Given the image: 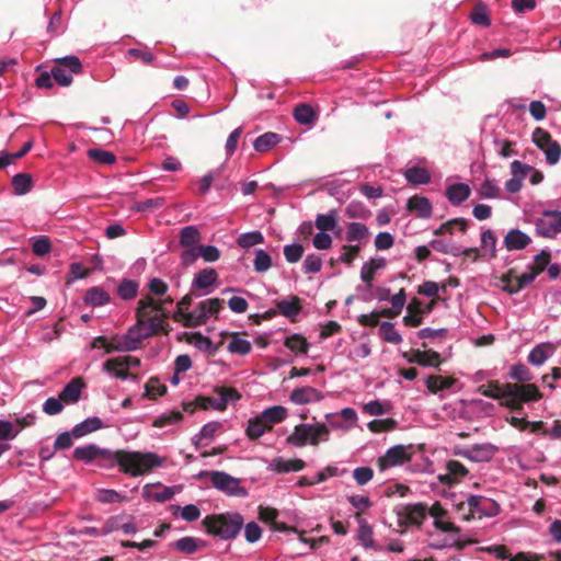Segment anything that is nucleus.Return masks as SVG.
<instances>
[{"instance_id": "nucleus-1", "label": "nucleus", "mask_w": 561, "mask_h": 561, "mask_svg": "<svg viewBox=\"0 0 561 561\" xmlns=\"http://www.w3.org/2000/svg\"><path fill=\"white\" fill-rule=\"evenodd\" d=\"M98 466L105 469L121 467V471L131 477H139L153 468L164 466L165 459L156 453L126 451L101 448L96 458Z\"/></svg>"}, {"instance_id": "nucleus-2", "label": "nucleus", "mask_w": 561, "mask_h": 561, "mask_svg": "<svg viewBox=\"0 0 561 561\" xmlns=\"http://www.w3.org/2000/svg\"><path fill=\"white\" fill-rule=\"evenodd\" d=\"M138 332L141 340L153 336L163 330L162 302L156 301L152 297L141 298L136 308Z\"/></svg>"}, {"instance_id": "nucleus-3", "label": "nucleus", "mask_w": 561, "mask_h": 561, "mask_svg": "<svg viewBox=\"0 0 561 561\" xmlns=\"http://www.w3.org/2000/svg\"><path fill=\"white\" fill-rule=\"evenodd\" d=\"M457 513L460 519L471 522L497 516L501 513V506L491 497L468 494L465 501L457 504Z\"/></svg>"}, {"instance_id": "nucleus-4", "label": "nucleus", "mask_w": 561, "mask_h": 561, "mask_svg": "<svg viewBox=\"0 0 561 561\" xmlns=\"http://www.w3.org/2000/svg\"><path fill=\"white\" fill-rule=\"evenodd\" d=\"M207 533L228 540L236 538L243 525L244 518L238 512H228L224 514L207 516L204 519Z\"/></svg>"}, {"instance_id": "nucleus-5", "label": "nucleus", "mask_w": 561, "mask_h": 561, "mask_svg": "<svg viewBox=\"0 0 561 561\" xmlns=\"http://www.w3.org/2000/svg\"><path fill=\"white\" fill-rule=\"evenodd\" d=\"M428 516L433 518L435 529L445 535V537L437 542L431 541V547L443 549L453 547L458 542L460 529L450 520L446 510H444L438 503H435L430 507Z\"/></svg>"}, {"instance_id": "nucleus-6", "label": "nucleus", "mask_w": 561, "mask_h": 561, "mask_svg": "<svg viewBox=\"0 0 561 561\" xmlns=\"http://www.w3.org/2000/svg\"><path fill=\"white\" fill-rule=\"evenodd\" d=\"M329 437L330 428L324 423H300L294 427L286 443L294 447H305L308 444L318 446L320 442L329 440Z\"/></svg>"}, {"instance_id": "nucleus-7", "label": "nucleus", "mask_w": 561, "mask_h": 561, "mask_svg": "<svg viewBox=\"0 0 561 561\" xmlns=\"http://www.w3.org/2000/svg\"><path fill=\"white\" fill-rule=\"evenodd\" d=\"M430 507L424 503L403 504L396 507L401 531L420 528L428 516Z\"/></svg>"}, {"instance_id": "nucleus-8", "label": "nucleus", "mask_w": 561, "mask_h": 561, "mask_svg": "<svg viewBox=\"0 0 561 561\" xmlns=\"http://www.w3.org/2000/svg\"><path fill=\"white\" fill-rule=\"evenodd\" d=\"M506 408L512 410L522 409L524 403L539 401L542 397L536 385L527 383H506Z\"/></svg>"}, {"instance_id": "nucleus-9", "label": "nucleus", "mask_w": 561, "mask_h": 561, "mask_svg": "<svg viewBox=\"0 0 561 561\" xmlns=\"http://www.w3.org/2000/svg\"><path fill=\"white\" fill-rule=\"evenodd\" d=\"M224 306V300L209 298L201 301L192 311L185 313L184 327L196 328L205 324L210 317L217 316Z\"/></svg>"}, {"instance_id": "nucleus-10", "label": "nucleus", "mask_w": 561, "mask_h": 561, "mask_svg": "<svg viewBox=\"0 0 561 561\" xmlns=\"http://www.w3.org/2000/svg\"><path fill=\"white\" fill-rule=\"evenodd\" d=\"M413 451V445H394L377 459L378 469L386 471L390 468L402 466L411 460Z\"/></svg>"}, {"instance_id": "nucleus-11", "label": "nucleus", "mask_w": 561, "mask_h": 561, "mask_svg": "<svg viewBox=\"0 0 561 561\" xmlns=\"http://www.w3.org/2000/svg\"><path fill=\"white\" fill-rule=\"evenodd\" d=\"M534 225L537 236L554 239L561 233V211L545 210L541 217L534 220Z\"/></svg>"}, {"instance_id": "nucleus-12", "label": "nucleus", "mask_w": 561, "mask_h": 561, "mask_svg": "<svg viewBox=\"0 0 561 561\" xmlns=\"http://www.w3.org/2000/svg\"><path fill=\"white\" fill-rule=\"evenodd\" d=\"M209 477L213 486L229 496L244 497L248 495L247 489L240 485V480L225 471H210Z\"/></svg>"}, {"instance_id": "nucleus-13", "label": "nucleus", "mask_w": 561, "mask_h": 561, "mask_svg": "<svg viewBox=\"0 0 561 561\" xmlns=\"http://www.w3.org/2000/svg\"><path fill=\"white\" fill-rule=\"evenodd\" d=\"M259 518L264 524L268 525L273 533H285V534L294 533V534L300 535L299 531L297 530V528L290 527V526L286 525L285 523H282L278 520V511L276 508L268 507V506H266V507L260 506L259 507ZM299 538L304 542H308V540L304 539L301 536H299Z\"/></svg>"}, {"instance_id": "nucleus-14", "label": "nucleus", "mask_w": 561, "mask_h": 561, "mask_svg": "<svg viewBox=\"0 0 561 561\" xmlns=\"http://www.w3.org/2000/svg\"><path fill=\"white\" fill-rule=\"evenodd\" d=\"M213 392L216 397H211L213 400L208 401V403L213 410L219 412L225 411L229 403L237 402L241 399L240 392L232 387L215 386Z\"/></svg>"}, {"instance_id": "nucleus-15", "label": "nucleus", "mask_w": 561, "mask_h": 561, "mask_svg": "<svg viewBox=\"0 0 561 561\" xmlns=\"http://www.w3.org/2000/svg\"><path fill=\"white\" fill-rule=\"evenodd\" d=\"M402 357L410 364H417L423 367H438L442 363L440 354L435 351L415 350L411 353H402Z\"/></svg>"}, {"instance_id": "nucleus-16", "label": "nucleus", "mask_w": 561, "mask_h": 561, "mask_svg": "<svg viewBox=\"0 0 561 561\" xmlns=\"http://www.w3.org/2000/svg\"><path fill=\"white\" fill-rule=\"evenodd\" d=\"M173 488L162 485L161 483H148L142 488V497L147 501L164 503L174 496Z\"/></svg>"}, {"instance_id": "nucleus-17", "label": "nucleus", "mask_w": 561, "mask_h": 561, "mask_svg": "<svg viewBox=\"0 0 561 561\" xmlns=\"http://www.w3.org/2000/svg\"><path fill=\"white\" fill-rule=\"evenodd\" d=\"M275 307L279 314L295 322L301 312V300L297 296H289L285 299L275 300Z\"/></svg>"}, {"instance_id": "nucleus-18", "label": "nucleus", "mask_w": 561, "mask_h": 561, "mask_svg": "<svg viewBox=\"0 0 561 561\" xmlns=\"http://www.w3.org/2000/svg\"><path fill=\"white\" fill-rule=\"evenodd\" d=\"M322 399L321 391L310 386L295 388L289 394L290 402L297 405L316 403Z\"/></svg>"}, {"instance_id": "nucleus-19", "label": "nucleus", "mask_w": 561, "mask_h": 561, "mask_svg": "<svg viewBox=\"0 0 561 561\" xmlns=\"http://www.w3.org/2000/svg\"><path fill=\"white\" fill-rule=\"evenodd\" d=\"M305 466L306 462L301 459H284L283 457H276L270 461L267 469L278 473H288L301 471Z\"/></svg>"}, {"instance_id": "nucleus-20", "label": "nucleus", "mask_w": 561, "mask_h": 561, "mask_svg": "<svg viewBox=\"0 0 561 561\" xmlns=\"http://www.w3.org/2000/svg\"><path fill=\"white\" fill-rule=\"evenodd\" d=\"M471 195V187L466 183H453L447 185L445 191V196L448 202L458 206L466 202Z\"/></svg>"}, {"instance_id": "nucleus-21", "label": "nucleus", "mask_w": 561, "mask_h": 561, "mask_svg": "<svg viewBox=\"0 0 561 561\" xmlns=\"http://www.w3.org/2000/svg\"><path fill=\"white\" fill-rule=\"evenodd\" d=\"M83 302L92 308H99L110 304L111 296L103 287L93 286L85 291Z\"/></svg>"}, {"instance_id": "nucleus-22", "label": "nucleus", "mask_w": 561, "mask_h": 561, "mask_svg": "<svg viewBox=\"0 0 561 561\" xmlns=\"http://www.w3.org/2000/svg\"><path fill=\"white\" fill-rule=\"evenodd\" d=\"M530 242L531 238L519 229H512L504 237V245L508 251L523 250Z\"/></svg>"}, {"instance_id": "nucleus-23", "label": "nucleus", "mask_w": 561, "mask_h": 561, "mask_svg": "<svg viewBox=\"0 0 561 561\" xmlns=\"http://www.w3.org/2000/svg\"><path fill=\"white\" fill-rule=\"evenodd\" d=\"M497 448L491 443L474 444L470 446L469 460L474 462L490 461Z\"/></svg>"}, {"instance_id": "nucleus-24", "label": "nucleus", "mask_w": 561, "mask_h": 561, "mask_svg": "<svg viewBox=\"0 0 561 561\" xmlns=\"http://www.w3.org/2000/svg\"><path fill=\"white\" fill-rule=\"evenodd\" d=\"M385 266L386 260L383 257H375L365 262L360 268L362 282L365 283L368 288H370L377 271L383 268Z\"/></svg>"}, {"instance_id": "nucleus-25", "label": "nucleus", "mask_w": 561, "mask_h": 561, "mask_svg": "<svg viewBox=\"0 0 561 561\" xmlns=\"http://www.w3.org/2000/svg\"><path fill=\"white\" fill-rule=\"evenodd\" d=\"M554 347L551 343H540L533 347L528 354V362L534 366H541L552 356Z\"/></svg>"}, {"instance_id": "nucleus-26", "label": "nucleus", "mask_w": 561, "mask_h": 561, "mask_svg": "<svg viewBox=\"0 0 561 561\" xmlns=\"http://www.w3.org/2000/svg\"><path fill=\"white\" fill-rule=\"evenodd\" d=\"M83 382L80 378L71 379L61 390L59 397L65 403H76L81 397Z\"/></svg>"}, {"instance_id": "nucleus-27", "label": "nucleus", "mask_w": 561, "mask_h": 561, "mask_svg": "<svg viewBox=\"0 0 561 561\" xmlns=\"http://www.w3.org/2000/svg\"><path fill=\"white\" fill-rule=\"evenodd\" d=\"M102 427V420L98 416H91L76 424L71 430V434L75 438H80Z\"/></svg>"}, {"instance_id": "nucleus-28", "label": "nucleus", "mask_w": 561, "mask_h": 561, "mask_svg": "<svg viewBox=\"0 0 561 561\" xmlns=\"http://www.w3.org/2000/svg\"><path fill=\"white\" fill-rule=\"evenodd\" d=\"M139 348V340L130 339L126 334L115 335L112 337V345H110L107 353L112 352H133Z\"/></svg>"}, {"instance_id": "nucleus-29", "label": "nucleus", "mask_w": 561, "mask_h": 561, "mask_svg": "<svg viewBox=\"0 0 561 561\" xmlns=\"http://www.w3.org/2000/svg\"><path fill=\"white\" fill-rule=\"evenodd\" d=\"M408 207L420 218H430L433 211L430 199L425 196H413L408 202Z\"/></svg>"}, {"instance_id": "nucleus-30", "label": "nucleus", "mask_w": 561, "mask_h": 561, "mask_svg": "<svg viewBox=\"0 0 561 561\" xmlns=\"http://www.w3.org/2000/svg\"><path fill=\"white\" fill-rule=\"evenodd\" d=\"M370 233L365 224L352 221L347 225L345 238L348 242H365Z\"/></svg>"}, {"instance_id": "nucleus-31", "label": "nucleus", "mask_w": 561, "mask_h": 561, "mask_svg": "<svg viewBox=\"0 0 561 561\" xmlns=\"http://www.w3.org/2000/svg\"><path fill=\"white\" fill-rule=\"evenodd\" d=\"M218 278V273L215 268H204L195 274L192 288L194 289H207L213 286Z\"/></svg>"}, {"instance_id": "nucleus-32", "label": "nucleus", "mask_w": 561, "mask_h": 561, "mask_svg": "<svg viewBox=\"0 0 561 561\" xmlns=\"http://www.w3.org/2000/svg\"><path fill=\"white\" fill-rule=\"evenodd\" d=\"M114 366H121V368L134 369L140 366V359L136 356H122L110 358L102 365V371H111Z\"/></svg>"}, {"instance_id": "nucleus-33", "label": "nucleus", "mask_w": 561, "mask_h": 561, "mask_svg": "<svg viewBox=\"0 0 561 561\" xmlns=\"http://www.w3.org/2000/svg\"><path fill=\"white\" fill-rule=\"evenodd\" d=\"M259 415L267 426L272 427L273 424H277L286 420L288 413L286 408L282 405H273L264 409Z\"/></svg>"}, {"instance_id": "nucleus-34", "label": "nucleus", "mask_w": 561, "mask_h": 561, "mask_svg": "<svg viewBox=\"0 0 561 561\" xmlns=\"http://www.w3.org/2000/svg\"><path fill=\"white\" fill-rule=\"evenodd\" d=\"M506 383L500 386L496 381H491L488 385H482L478 388V392L484 397L492 399H500L501 404L506 407Z\"/></svg>"}, {"instance_id": "nucleus-35", "label": "nucleus", "mask_w": 561, "mask_h": 561, "mask_svg": "<svg viewBox=\"0 0 561 561\" xmlns=\"http://www.w3.org/2000/svg\"><path fill=\"white\" fill-rule=\"evenodd\" d=\"M355 518L358 523V530L356 538L365 548H373L374 546V531L373 527L364 519L359 514L355 515Z\"/></svg>"}, {"instance_id": "nucleus-36", "label": "nucleus", "mask_w": 561, "mask_h": 561, "mask_svg": "<svg viewBox=\"0 0 561 561\" xmlns=\"http://www.w3.org/2000/svg\"><path fill=\"white\" fill-rule=\"evenodd\" d=\"M270 431L271 426H267L260 415L250 419L245 427V434L251 440L259 439Z\"/></svg>"}, {"instance_id": "nucleus-37", "label": "nucleus", "mask_w": 561, "mask_h": 561, "mask_svg": "<svg viewBox=\"0 0 561 561\" xmlns=\"http://www.w3.org/2000/svg\"><path fill=\"white\" fill-rule=\"evenodd\" d=\"M282 140V136L279 134L267 131L263 135L259 136L253 141V148L257 152H266L272 149L274 146L279 144Z\"/></svg>"}, {"instance_id": "nucleus-38", "label": "nucleus", "mask_w": 561, "mask_h": 561, "mask_svg": "<svg viewBox=\"0 0 561 561\" xmlns=\"http://www.w3.org/2000/svg\"><path fill=\"white\" fill-rule=\"evenodd\" d=\"M13 193L22 196L31 192L33 186V178L30 173H18L12 178Z\"/></svg>"}, {"instance_id": "nucleus-39", "label": "nucleus", "mask_w": 561, "mask_h": 561, "mask_svg": "<svg viewBox=\"0 0 561 561\" xmlns=\"http://www.w3.org/2000/svg\"><path fill=\"white\" fill-rule=\"evenodd\" d=\"M139 290V283L134 279L123 278L117 286V295L123 300L134 299Z\"/></svg>"}, {"instance_id": "nucleus-40", "label": "nucleus", "mask_w": 561, "mask_h": 561, "mask_svg": "<svg viewBox=\"0 0 561 561\" xmlns=\"http://www.w3.org/2000/svg\"><path fill=\"white\" fill-rule=\"evenodd\" d=\"M405 180L409 183L423 185L431 181V174L425 168L411 167L404 172Z\"/></svg>"}, {"instance_id": "nucleus-41", "label": "nucleus", "mask_w": 561, "mask_h": 561, "mask_svg": "<svg viewBox=\"0 0 561 561\" xmlns=\"http://www.w3.org/2000/svg\"><path fill=\"white\" fill-rule=\"evenodd\" d=\"M100 447L95 444H88L84 446H79L73 450V458L76 460L84 461L90 463L92 461H96L99 456Z\"/></svg>"}, {"instance_id": "nucleus-42", "label": "nucleus", "mask_w": 561, "mask_h": 561, "mask_svg": "<svg viewBox=\"0 0 561 561\" xmlns=\"http://www.w3.org/2000/svg\"><path fill=\"white\" fill-rule=\"evenodd\" d=\"M378 333L380 337L387 342L394 345H398L402 342L401 334L396 330L394 324L389 321H383L380 323Z\"/></svg>"}, {"instance_id": "nucleus-43", "label": "nucleus", "mask_w": 561, "mask_h": 561, "mask_svg": "<svg viewBox=\"0 0 561 561\" xmlns=\"http://www.w3.org/2000/svg\"><path fill=\"white\" fill-rule=\"evenodd\" d=\"M201 232L195 226H185L180 231V244L183 248L198 247Z\"/></svg>"}, {"instance_id": "nucleus-44", "label": "nucleus", "mask_w": 561, "mask_h": 561, "mask_svg": "<svg viewBox=\"0 0 561 561\" xmlns=\"http://www.w3.org/2000/svg\"><path fill=\"white\" fill-rule=\"evenodd\" d=\"M205 542L202 539L194 537H183L173 543V547L186 554L196 552L201 547H204Z\"/></svg>"}, {"instance_id": "nucleus-45", "label": "nucleus", "mask_w": 561, "mask_h": 561, "mask_svg": "<svg viewBox=\"0 0 561 561\" xmlns=\"http://www.w3.org/2000/svg\"><path fill=\"white\" fill-rule=\"evenodd\" d=\"M479 551L486 552L489 556L502 560V561H520L518 557H511V553L507 551V549L504 546L501 545H491L485 547H479ZM522 561H529L528 559H522Z\"/></svg>"}, {"instance_id": "nucleus-46", "label": "nucleus", "mask_w": 561, "mask_h": 561, "mask_svg": "<svg viewBox=\"0 0 561 561\" xmlns=\"http://www.w3.org/2000/svg\"><path fill=\"white\" fill-rule=\"evenodd\" d=\"M316 227L320 231H332L337 226V213L335 209H331L327 214H319L316 217Z\"/></svg>"}, {"instance_id": "nucleus-47", "label": "nucleus", "mask_w": 561, "mask_h": 561, "mask_svg": "<svg viewBox=\"0 0 561 561\" xmlns=\"http://www.w3.org/2000/svg\"><path fill=\"white\" fill-rule=\"evenodd\" d=\"M167 390V386L158 377H150L145 385V394L150 400L164 396Z\"/></svg>"}, {"instance_id": "nucleus-48", "label": "nucleus", "mask_w": 561, "mask_h": 561, "mask_svg": "<svg viewBox=\"0 0 561 561\" xmlns=\"http://www.w3.org/2000/svg\"><path fill=\"white\" fill-rule=\"evenodd\" d=\"M469 221L465 218H455L451 220H448L444 224H442L434 233L436 236L444 234V233H450L453 234L455 231V228H458L460 231L465 232L468 228Z\"/></svg>"}, {"instance_id": "nucleus-49", "label": "nucleus", "mask_w": 561, "mask_h": 561, "mask_svg": "<svg viewBox=\"0 0 561 561\" xmlns=\"http://www.w3.org/2000/svg\"><path fill=\"white\" fill-rule=\"evenodd\" d=\"M263 242L264 236L259 230L241 233L237 239V244L243 249H249Z\"/></svg>"}, {"instance_id": "nucleus-50", "label": "nucleus", "mask_w": 561, "mask_h": 561, "mask_svg": "<svg viewBox=\"0 0 561 561\" xmlns=\"http://www.w3.org/2000/svg\"><path fill=\"white\" fill-rule=\"evenodd\" d=\"M294 117L298 123L308 125L314 122L316 113L309 104L302 103L295 107Z\"/></svg>"}, {"instance_id": "nucleus-51", "label": "nucleus", "mask_w": 561, "mask_h": 561, "mask_svg": "<svg viewBox=\"0 0 561 561\" xmlns=\"http://www.w3.org/2000/svg\"><path fill=\"white\" fill-rule=\"evenodd\" d=\"M227 350L231 354H238L241 356L248 355L252 350V344L245 339H241L234 333L232 340L229 342Z\"/></svg>"}, {"instance_id": "nucleus-52", "label": "nucleus", "mask_w": 561, "mask_h": 561, "mask_svg": "<svg viewBox=\"0 0 561 561\" xmlns=\"http://www.w3.org/2000/svg\"><path fill=\"white\" fill-rule=\"evenodd\" d=\"M284 345L290 351L301 354H306L309 347L307 340L297 333L288 335L284 341Z\"/></svg>"}, {"instance_id": "nucleus-53", "label": "nucleus", "mask_w": 561, "mask_h": 561, "mask_svg": "<svg viewBox=\"0 0 561 561\" xmlns=\"http://www.w3.org/2000/svg\"><path fill=\"white\" fill-rule=\"evenodd\" d=\"M510 378L519 382H530L534 379L533 373L529 368L522 363L515 364L511 366Z\"/></svg>"}, {"instance_id": "nucleus-54", "label": "nucleus", "mask_w": 561, "mask_h": 561, "mask_svg": "<svg viewBox=\"0 0 561 561\" xmlns=\"http://www.w3.org/2000/svg\"><path fill=\"white\" fill-rule=\"evenodd\" d=\"M87 154L91 160L104 165H111L116 161L113 152L100 148L89 149Z\"/></svg>"}, {"instance_id": "nucleus-55", "label": "nucleus", "mask_w": 561, "mask_h": 561, "mask_svg": "<svg viewBox=\"0 0 561 561\" xmlns=\"http://www.w3.org/2000/svg\"><path fill=\"white\" fill-rule=\"evenodd\" d=\"M481 248L490 257L496 256V236L491 229L481 232Z\"/></svg>"}, {"instance_id": "nucleus-56", "label": "nucleus", "mask_w": 561, "mask_h": 561, "mask_svg": "<svg viewBox=\"0 0 561 561\" xmlns=\"http://www.w3.org/2000/svg\"><path fill=\"white\" fill-rule=\"evenodd\" d=\"M173 514L176 515L180 513V516L185 522H195L201 517V510L195 504H187L183 507L179 505L172 506Z\"/></svg>"}, {"instance_id": "nucleus-57", "label": "nucleus", "mask_w": 561, "mask_h": 561, "mask_svg": "<svg viewBox=\"0 0 561 561\" xmlns=\"http://www.w3.org/2000/svg\"><path fill=\"white\" fill-rule=\"evenodd\" d=\"M479 195L482 198H499L501 188L494 179H485L480 185Z\"/></svg>"}, {"instance_id": "nucleus-58", "label": "nucleus", "mask_w": 561, "mask_h": 561, "mask_svg": "<svg viewBox=\"0 0 561 561\" xmlns=\"http://www.w3.org/2000/svg\"><path fill=\"white\" fill-rule=\"evenodd\" d=\"M164 197H153L145 201H139L135 204L134 209L139 213L153 211L164 207Z\"/></svg>"}, {"instance_id": "nucleus-59", "label": "nucleus", "mask_w": 561, "mask_h": 561, "mask_svg": "<svg viewBox=\"0 0 561 561\" xmlns=\"http://www.w3.org/2000/svg\"><path fill=\"white\" fill-rule=\"evenodd\" d=\"M445 467L456 483L469 474V470L458 460L450 459L446 462Z\"/></svg>"}, {"instance_id": "nucleus-60", "label": "nucleus", "mask_w": 561, "mask_h": 561, "mask_svg": "<svg viewBox=\"0 0 561 561\" xmlns=\"http://www.w3.org/2000/svg\"><path fill=\"white\" fill-rule=\"evenodd\" d=\"M254 271L257 273H264L272 267L271 255L262 249L255 250V257L253 261Z\"/></svg>"}, {"instance_id": "nucleus-61", "label": "nucleus", "mask_w": 561, "mask_h": 561, "mask_svg": "<svg viewBox=\"0 0 561 561\" xmlns=\"http://www.w3.org/2000/svg\"><path fill=\"white\" fill-rule=\"evenodd\" d=\"M57 66L62 67L71 75L73 73H80L82 71V64L81 60L75 56L69 55L57 59Z\"/></svg>"}, {"instance_id": "nucleus-62", "label": "nucleus", "mask_w": 561, "mask_h": 561, "mask_svg": "<svg viewBox=\"0 0 561 561\" xmlns=\"http://www.w3.org/2000/svg\"><path fill=\"white\" fill-rule=\"evenodd\" d=\"M183 419V414L180 411H171L160 414L153 421V426L163 427L165 425L178 424Z\"/></svg>"}, {"instance_id": "nucleus-63", "label": "nucleus", "mask_w": 561, "mask_h": 561, "mask_svg": "<svg viewBox=\"0 0 561 561\" xmlns=\"http://www.w3.org/2000/svg\"><path fill=\"white\" fill-rule=\"evenodd\" d=\"M21 433V428L5 420H0V442L13 440Z\"/></svg>"}, {"instance_id": "nucleus-64", "label": "nucleus", "mask_w": 561, "mask_h": 561, "mask_svg": "<svg viewBox=\"0 0 561 561\" xmlns=\"http://www.w3.org/2000/svg\"><path fill=\"white\" fill-rule=\"evenodd\" d=\"M470 20L472 23L488 27L491 25V19L489 16L488 10L484 5H477L473 11L470 13Z\"/></svg>"}]
</instances>
